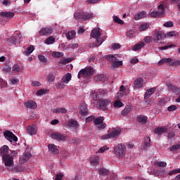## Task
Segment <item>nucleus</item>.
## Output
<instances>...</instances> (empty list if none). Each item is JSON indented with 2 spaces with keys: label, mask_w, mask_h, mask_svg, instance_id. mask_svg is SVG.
<instances>
[{
  "label": "nucleus",
  "mask_w": 180,
  "mask_h": 180,
  "mask_svg": "<svg viewBox=\"0 0 180 180\" xmlns=\"http://www.w3.org/2000/svg\"><path fill=\"white\" fill-rule=\"evenodd\" d=\"M63 176H64V174H63L62 173H59V174H56L55 180H62Z\"/></svg>",
  "instance_id": "338daca9"
},
{
  "label": "nucleus",
  "mask_w": 180,
  "mask_h": 180,
  "mask_svg": "<svg viewBox=\"0 0 180 180\" xmlns=\"http://www.w3.org/2000/svg\"><path fill=\"white\" fill-rule=\"evenodd\" d=\"M48 82H54L56 80V76L50 73L47 76Z\"/></svg>",
  "instance_id": "37998d69"
},
{
  "label": "nucleus",
  "mask_w": 180,
  "mask_h": 180,
  "mask_svg": "<svg viewBox=\"0 0 180 180\" xmlns=\"http://www.w3.org/2000/svg\"><path fill=\"white\" fill-rule=\"evenodd\" d=\"M26 130L27 134L30 136H34L37 134V127L34 124L27 127Z\"/></svg>",
  "instance_id": "4468645a"
},
{
  "label": "nucleus",
  "mask_w": 180,
  "mask_h": 180,
  "mask_svg": "<svg viewBox=\"0 0 180 180\" xmlns=\"http://www.w3.org/2000/svg\"><path fill=\"white\" fill-rule=\"evenodd\" d=\"M127 37H129V39H133L134 37V34H133V31H128L127 32Z\"/></svg>",
  "instance_id": "774afa93"
},
{
  "label": "nucleus",
  "mask_w": 180,
  "mask_h": 180,
  "mask_svg": "<svg viewBox=\"0 0 180 180\" xmlns=\"http://www.w3.org/2000/svg\"><path fill=\"white\" fill-rule=\"evenodd\" d=\"M53 113H65L67 110L63 108H56L52 110Z\"/></svg>",
  "instance_id": "f704fd0d"
},
{
  "label": "nucleus",
  "mask_w": 180,
  "mask_h": 180,
  "mask_svg": "<svg viewBox=\"0 0 180 180\" xmlns=\"http://www.w3.org/2000/svg\"><path fill=\"white\" fill-rule=\"evenodd\" d=\"M144 46H146V44H144V42H139L132 47V50L133 51H137L139 50H141V49H143Z\"/></svg>",
  "instance_id": "c85d7f7f"
},
{
  "label": "nucleus",
  "mask_w": 180,
  "mask_h": 180,
  "mask_svg": "<svg viewBox=\"0 0 180 180\" xmlns=\"http://www.w3.org/2000/svg\"><path fill=\"white\" fill-rule=\"evenodd\" d=\"M103 120H105L103 117H98L94 120V123L96 126L98 130H103V129H106L107 125L106 123H103Z\"/></svg>",
  "instance_id": "423d86ee"
},
{
  "label": "nucleus",
  "mask_w": 180,
  "mask_h": 180,
  "mask_svg": "<svg viewBox=\"0 0 180 180\" xmlns=\"http://www.w3.org/2000/svg\"><path fill=\"white\" fill-rule=\"evenodd\" d=\"M144 41L145 43H151V41H153V37H146L144 38Z\"/></svg>",
  "instance_id": "680f3d73"
},
{
  "label": "nucleus",
  "mask_w": 180,
  "mask_h": 180,
  "mask_svg": "<svg viewBox=\"0 0 180 180\" xmlns=\"http://www.w3.org/2000/svg\"><path fill=\"white\" fill-rule=\"evenodd\" d=\"M0 17L11 20L12 18L15 17V13L12 11H3L0 13Z\"/></svg>",
  "instance_id": "9b49d317"
},
{
  "label": "nucleus",
  "mask_w": 180,
  "mask_h": 180,
  "mask_svg": "<svg viewBox=\"0 0 180 180\" xmlns=\"http://www.w3.org/2000/svg\"><path fill=\"white\" fill-rule=\"evenodd\" d=\"M94 79H95V81L105 82V81H106V77L105 76V75L101 74V75H98L94 77Z\"/></svg>",
  "instance_id": "473e14b6"
},
{
  "label": "nucleus",
  "mask_w": 180,
  "mask_h": 180,
  "mask_svg": "<svg viewBox=\"0 0 180 180\" xmlns=\"http://www.w3.org/2000/svg\"><path fill=\"white\" fill-rule=\"evenodd\" d=\"M171 61H172V58H165L158 62V65H164V64H169V65H170Z\"/></svg>",
  "instance_id": "bb28decb"
},
{
  "label": "nucleus",
  "mask_w": 180,
  "mask_h": 180,
  "mask_svg": "<svg viewBox=\"0 0 180 180\" xmlns=\"http://www.w3.org/2000/svg\"><path fill=\"white\" fill-rule=\"evenodd\" d=\"M79 113L82 114V116H86V115H88V106L86 104L82 103L80 105Z\"/></svg>",
  "instance_id": "f3484780"
},
{
  "label": "nucleus",
  "mask_w": 180,
  "mask_h": 180,
  "mask_svg": "<svg viewBox=\"0 0 180 180\" xmlns=\"http://www.w3.org/2000/svg\"><path fill=\"white\" fill-rule=\"evenodd\" d=\"M154 36L156 37V38L153 39L155 43H159L160 40H162V39H165V37H167L165 33L162 31H156Z\"/></svg>",
  "instance_id": "9d476101"
},
{
  "label": "nucleus",
  "mask_w": 180,
  "mask_h": 180,
  "mask_svg": "<svg viewBox=\"0 0 180 180\" xmlns=\"http://www.w3.org/2000/svg\"><path fill=\"white\" fill-rule=\"evenodd\" d=\"M167 88L169 91H170V92H173V94H176V95H178V94H180V89L176 87V86H174L172 84L169 83L167 84Z\"/></svg>",
  "instance_id": "dca6fc26"
},
{
  "label": "nucleus",
  "mask_w": 180,
  "mask_h": 180,
  "mask_svg": "<svg viewBox=\"0 0 180 180\" xmlns=\"http://www.w3.org/2000/svg\"><path fill=\"white\" fill-rule=\"evenodd\" d=\"M44 43L45 44H54V43H56V38L51 36L44 41Z\"/></svg>",
  "instance_id": "c9c22d12"
},
{
  "label": "nucleus",
  "mask_w": 180,
  "mask_h": 180,
  "mask_svg": "<svg viewBox=\"0 0 180 180\" xmlns=\"http://www.w3.org/2000/svg\"><path fill=\"white\" fill-rule=\"evenodd\" d=\"M75 34H77L75 31H71V32H69L66 33L67 39L68 40H72V38L75 37Z\"/></svg>",
  "instance_id": "e433bc0d"
},
{
  "label": "nucleus",
  "mask_w": 180,
  "mask_h": 180,
  "mask_svg": "<svg viewBox=\"0 0 180 180\" xmlns=\"http://www.w3.org/2000/svg\"><path fill=\"white\" fill-rule=\"evenodd\" d=\"M38 58L41 63H47V59L46 57H44V56L39 55Z\"/></svg>",
  "instance_id": "6e6d98bb"
},
{
  "label": "nucleus",
  "mask_w": 180,
  "mask_h": 180,
  "mask_svg": "<svg viewBox=\"0 0 180 180\" xmlns=\"http://www.w3.org/2000/svg\"><path fill=\"white\" fill-rule=\"evenodd\" d=\"M101 31H99V28H94L92 30L91 33V37H93L96 39V43H93L92 44L89 45V47H99L103 41L101 39Z\"/></svg>",
  "instance_id": "f03ea898"
},
{
  "label": "nucleus",
  "mask_w": 180,
  "mask_h": 180,
  "mask_svg": "<svg viewBox=\"0 0 180 180\" xmlns=\"http://www.w3.org/2000/svg\"><path fill=\"white\" fill-rule=\"evenodd\" d=\"M151 146V139L149 136L145 137V141L143 143L144 148H148V147Z\"/></svg>",
  "instance_id": "72a5a7b5"
},
{
  "label": "nucleus",
  "mask_w": 180,
  "mask_h": 180,
  "mask_svg": "<svg viewBox=\"0 0 180 180\" xmlns=\"http://www.w3.org/2000/svg\"><path fill=\"white\" fill-rule=\"evenodd\" d=\"M122 106H123V103H122V101L117 100L114 102L115 108H122Z\"/></svg>",
  "instance_id": "3c124183"
},
{
  "label": "nucleus",
  "mask_w": 180,
  "mask_h": 180,
  "mask_svg": "<svg viewBox=\"0 0 180 180\" xmlns=\"http://www.w3.org/2000/svg\"><path fill=\"white\" fill-rule=\"evenodd\" d=\"M146 16H147V12L142 11L135 15L134 19L135 20H140V19H143V18H146Z\"/></svg>",
  "instance_id": "cd10ccee"
},
{
  "label": "nucleus",
  "mask_w": 180,
  "mask_h": 180,
  "mask_svg": "<svg viewBox=\"0 0 180 180\" xmlns=\"http://www.w3.org/2000/svg\"><path fill=\"white\" fill-rule=\"evenodd\" d=\"M18 152L9 150V146L4 145L0 148V156L6 167H12L13 165V157H16Z\"/></svg>",
  "instance_id": "f257e3e1"
},
{
  "label": "nucleus",
  "mask_w": 180,
  "mask_h": 180,
  "mask_svg": "<svg viewBox=\"0 0 180 180\" xmlns=\"http://www.w3.org/2000/svg\"><path fill=\"white\" fill-rule=\"evenodd\" d=\"M48 148L50 153H52V154H58V153H60V151L57 149V146L54 144H49Z\"/></svg>",
  "instance_id": "393cba45"
},
{
  "label": "nucleus",
  "mask_w": 180,
  "mask_h": 180,
  "mask_svg": "<svg viewBox=\"0 0 180 180\" xmlns=\"http://www.w3.org/2000/svg\"><path fill=\"white\" fill-rule=\"evenodd\" d=\"M98 172L100 174V175H102L103 176H105L106 175H109V170L104 169V168H101L98 170Z\"/></svg>",
  "instance_id": "ea45409f"
},
{
  "label": "nucleus",
  "mask_w": 180,
  "mask_h": 180,
  "mask_svg": "<svg viewBox=\"0 0 180 180\" xmlns=\"http://www.w3.org/2000/svg\"><path fill=\"white\" fill-rule=\"evenodd\" d=\"M38 33L39 36H50L53 34V28L51 27H43Z\"/></svg>",
  "instance_id": "0eeeda50"
},
{
  "label": "nucleus",
  "mask_w": 180,
  "mask_h": 180,
  "mask_svg": "<svg viewBox=\"0 0 180 180\" xmlns=\"http://www.w3.org/2000/svg\"><path fill=\"white\" fill-rule=\"evenodd\" d=\"M180 148V143L174 145L169 148L170 151H176V150H179Z\"/></svg>",
  "instance_id": "5fc2aeb1"
},
{
  "label": "nucleus",
  "mask_w": 180,
  "mask_h": 180,
  "mask_svg": "<svg viewBox=\"0 0 180 180\" xmlns=\"http://www.w3.org/2000/svg\"><path fill=\"white\" fill-rule=\"evenodd\" d=\"M114 154L118 158H123L126 155V146L122 144H118L114 148Z\"/></svg>",
  "instance_id": "20e7f679"
},
{
  "label": "nucleus",
  "mask_w": 180,
  "mask_h": 180,
  "mask_svg": "<svg viewBox=\"0 0 180 180\" xmlns=\"http://www.w3.org/2000/svg\"><path fill=\"white\" fill-rule=\"evenodd\" d=\"M109 105H110V101L108 99L101 100L99 102V108L101 110H107Z\"/></svg>",
  "instance_id": "f8f14e48"
},
{
  "label": "nucleus",
  "mask_w": 180,
  "mask_h": 180,
  "mask_svg": "<svg viewBox=\"0 0 180 180\" xmlns=\"http://www.w3.org/2000/svg\"><path fill=\"white\" fill-rule=\"evenodd\" d=\"M53 57H55L56 58H60L64 56V53L63 52H53L52 54Z\"/></svg>",
  "instance_id": "49530a36"
},
{
  "label": "nucleus",
  "mask_w": 180,
  "mask_h": 180,
  "mask_svg": "<svg viewBox=\"0 0 180 180\" xmlns=\"http://www.w3.org/2000/svg\"><path fill=\"white\" fill-rule=\"evenodd\" d=\"M32 158V154L30 153H25L20 158V161L21 164H25V162H27L29 160Z\"/></svg>",
  "instance_id": "2eb2a0df"
},
{
  "label": "nucleus",
  "mask_w": 180,
  "mask_h": 180,
  "mask_svg": "<svg viewBox=\"0 0 180 180\" xmlns=\"http://www.w3.org/2000/svg\"><path fill=\"white\" fill-rule=\"evenodd\" d=\"M155 89H157L155 87L148 89L144 95V99H148V98L155 92Z\"/></svg>",
  "instance_id": "b1692460"
},
{
  "label": "nucleus",
  "mask_w": 180,
  "mask_h": 180,
  "mask_svg": "<svg viewBox=\"0 0 180 180\" xmlns=\"http://www.w3.org/2000/svg\"><path fill=\"white\" fill-rule=\"evenodd\" d=\"M120 134V129H114L111 131L110 134H106L103 135L101 139L103 140H108V139H115V137H117Z\"/></svg>",
  "instance_id": "6e6552de"
},
{
  "label": "nucleus",
  "mask_w": 180,
  "mask_h": 180,
  "mask_svg": "<svg viewBox=\"0 0 180 180\" xmlns=\"http://www.w3.org/2000/svg\"><path fill=\"white\" fill-rule=\"evenodd\" d=\"M4 136L6 140H8V141H18V136H15V134H13V133L11 132L10 131H5Z\"/></svg>",
  "instance_id": "1a4fd4ad"
},
{
  "label": "nucleus",
  "mask_w": 180,
  "mask_h": 180,
  "mask_svg": "<svg viewBox=\"0 0 180 180\" xmlns=\"http://www.w3.org/2000/svg\"><path fill=\"white\" fill-rule=\"evenodd\" d=\"M71 78H72L71 73H67L63 77L61 82H63V84H68V82L71 81Z\"/></svg>",
  "instance_id": "5701e85b"
},
{
  "label": "nucleus",
  "mask_w": 180,
  "mask_h": 180,
  "mask_svg": "<svg viewBox=\"0 0 180 180\" xmlns=\"http://www.w3.org/2000/svg\"><path fill=\"white\" fill-rule=\"evenodd\" d=\"M34 50V46H33V45H30L27 50L24 52V54H25V56H29L30 54H32V53H33Z\"/></svg>",
  "instance_id": "4c0bfd02"
},
{
  "label": "nucleus",
  "mask_w": 180,
  "mask_h": 180,
  "mask_svg": "<svg viewBox=\"0 0 180 180\" xmlns=\"http://www.w3.org/2000/svg\"><path fill=\"white\" fill-rule=\"evenodd\" d=\"M148 27H150L148 24H143L139 27V32H144V30H147Z\"/></svg>",
  "instance_id": "79ce46f5"
},
{
  "label": "nucleus",
  "mask_w": 180,
  "mask_h": 180,
  "mask_svg": "<svg viewBox=\"0 0 180 180\" xmlns=\"http://www.w3.org/2000/svg\"><path fill=\"white\" fill-rule=\"evenodd\" d=\"M156 165H158V167H167V162H157Z\"/></svg>",
  "instance_id": "13d9d810"
},
{
  "label": "nucleus",
  "mask_w": 180,
  "mask_h": 180,
  "mask_svg": "<svg viewBox=\"0 0 180 180\" xmlns=\"http://www.w3.org/2000/svg\"><path fill=\"white\" fill-rule=\"evenodd\" d=\"M163 26H165V27H174V22L167 21L163 25Z\"/></svg>",
  "instance_id": "864d4df0"
},
{
  "label": "nucleus",
  "mask_w": 180,
  "mask_h": 180,
  "mask_svg": "<svg viewBox=\"0 0 180 180\" xmlns=\"http://www.w3.org/2000/svg\"><path fill=\"white\" fill-rule=\"evenodd\" d=\"M113 20L115 23H118L119 25H124V21L122 20L117 16H114Z\"/></svg>",
  "instance_id": "c03bdc74"
},
{
  "label": "nucleus",
  "mask_w": 180,
  "mask_h": 180,
  "mask_svg": "<svg viewBox=\"0 0 180 180\" xmlns=\"http://www.w3.org/2000/svg\"><path fill=\"white\" fill-rule=\"evenodd\" d=\"M132 109L133 108H131V105H126L125 108L122 110V116H127L128 113H130Z\"/></svg>",
  "instance_id": "4be33fe9"
},
{
  "label": "nucleus",
  "mask_w": 180,
  "mask_h": 180,
  "mask_svg": "<svg viewBox=\"0 0 180 180\" xmlns=\"http://www.w3.org/2000/svg\"><path fill=\"white\" fill-rule=\"evenodd\" d=\"M72 61V58H63L61 61V64H68V63H71Z\"/></svg>",
  "instance_id": "8fccbe9b"
},
{
  "label": "nucleus",
  "mask_w": 180,
  "mask_h": 180,
  "mask_svg": "<svg viewBox=\"0 0 180 180\" xmlns=\"http://www.w3.org/2000/svg\"><path fill=\"white\" fill-rule=\"evenodd\" d=\"M92 18H94V14L92 13H84V17H83L84 20H86L88 19L89 20L92 19Z\"/></svg>",
  "instance_id": "a19ab883"
},
{
  "label": "nucleus",
  "mask_w": 180,
  "mask_h": 180,
  "mask_svg": "<svg viewBox=\"0 0 180 180\" xmlns=\"http://www.w3.org/2000/svg\"><path fill=\"white\" fill-rule=\"evenodd\" d=\"M106 94V91L105 90H99V91L97 92L96 94V98H101V96H103Z\"/></svg>",
  "instance_id": "603ef678"
},
{
  "label": "nucleus",
  "mask_w": 180,
  "mask_h": 180,
  "mask_svg": "<svg viewBox=\"0 0 180 180\" xmlns=\"http://www.w3.org/2000/svg\"><path fill=\"white\" fill-rule=\"evenodd\" d=\"M75 19H84V13H75Z\"/></svg>",
  "instance_id": "a18cd8bd"
},
{
  "label": "nucleus",
  "mask_w": 180,
  "mask_h": 180,
  "mask_svg": "<svg viewBox=\"0 0 180 180\" xmlns=\"http://www.w3.org/2000/svg\"><path fill=\"white\" fill-rule=\"evenodd\" d=\"M123 65V61L122 60H116L114 63L112 64V67L113 68H119V67Z\"/></svg>",
  "instance_id": "58836bf2"
},
{
  "label": "nucleus",
  "mask_w": 180,
  "mask_h": 180,
  "mask_svg": "<svg viewBox=\"0 0 180 180\" xmlns=\"http://www.w3.org/2000/svg\"><path fill=\"white\" fill-rule=\"evenodd\" d=\"M137 122L141 123V124L144 125L147 123V117L143 115H139L137 117Z\"/></svg>",
  "instance_id": "c756f323"
},
{
  "label": "nucleus",
  "mask_w": 180,
  "mask_h": 180,
  "mask_svg": "<svg viewBox=\"0 0 180 180\" xmlns=\"http://www.w3.org/2000/svg\"><path fill=\"white\" fill-rule=\"evenodd\" d=\"M94 74H95V70L94 69V68L91 66L86 67L85 68L79 70L77 75V78H79V79H81V78L82 77L88 78L89 77H92Z\"/></svg>",
  "instance_id": "7ed1b4c3"
},
{
  "label": "nucleus",
  "mask_w": 180,
  "mask_h": 180,
  "mask_svg": "<svg viewBox=\"0 0 180 180\" xmlns=\"http://www.w3.org/2000/svg\"><path fill=\"white\" fill-rule=\"evenodd\" d=\"M164 13H165V11L164 10V5L160 4L158 6L157 11L154 10L150 13V15L151 18H160V16H162Z\"/></svg>",
  "instance_id": "39448f33"
},
{
  "label": "nucleus",
  "mask_w": 180,
  "mask_h": 180,
  "mask_svg": "<svg viewBox=\"0 0 180 180\" xmlns=\"http://www.w3.org/2000/svg\"><path fill=\"white\" fill-rule=\"evenodd\" d=\"M126 89V88H124V86H121L120 88V92L118 93V98H122V92H124V90Z\"/></svg>",
  "instance_id": "4d7b16f0"
},
{
  "label": "nucleus",
  "mask_w": 180,
  "mask_h": 180,
  "mask_svg": "<svg viewBox=\"0 0 180 180\" xmlns=\"http://www.w3.org/2000/svg\"><path fill=\"white\" fill-rule=\"evenodd\" d=\"M167 110L169 112H174V110H176V105H170L167 108Z\"/></svg>",
  "instance_id": "69168bd1"
},
{
  "label": "nucleus",
  "mask_w": 180,
  "mask_h": 180,
  "mask_svg": "<svg viewBox=\"0 0 180 180\" xmlns=\"http://www.w3.org/2000/svg\"><path fill=\"white\" fill-rule=\"evenodd\" d=\"M25 106L27 109H36L37 108V104L33 101H30L25 103Z\"/></svg>",
  "instance_id": "aec40b11"
},
{
  "label": "nucleus",
  "mask_w": 180,
  "mask_h": 180,
  "mask_svg": "<svg viewBox=\"0 0 180 180\" xmlns=\"http://www.w3.org/2000/svg\"><path fill=\"white\" fill-rule=\"evenodd\" d=\"M120 47H121L120 44H113L112 45V49H113V50H119Z\"/></svg>",
  "instance_id": "0e129e2a"
},
{
  "label": "nucleus",
  "mask_w": 180,
  "mask_h": 180,
  "mask_svg": "<svg viewBox=\"0 0 180 180\" xmlns=\"http://www.w3.org/2000/svg\"><path fill=\"white\" fill-rule=\"evenodd\" d=\"M20 67H19L18 65H15L13 67V71H15V72H20Z\"/></svg>",
  "instance_id": "052dcab7"
},
{
  "label": "nucleus",
  "mask_w": 180,
  "mask_h": 180,
  "mask_svg": "<svg viewBox=\"0 0 180 180\" xmlns=\"http://www.w3.org/2000/svg\"><path fill=\"white\" fill-rule=\"evenodd\" d=\"M78 122L75 120H70L68 122V127H72V129H78Z\"/></svg>",
  "instance_id": "2f4dec72"
},
{
  "label": "nucleus",
  "mask_w": 180,
  "mask_h": 180,
  "mask_svg": "<svg viewBox=\"0 0 180 180\" xmlns=\"http://www.w3.org/2000/svg\"><path fill=\"white\" fill-rule=\"evenodd\" d=\"M90 163L91 164V165H98V164H99V157L91 156L90 158Z\"/></svg>",
  "instance_id": "7c9ffc66"
},
{
  "label": "nucleus",
  "mask_w": 180,
  "mask_h": 180,
  "mask_svg": "<svg viewBox=\"0 0 180 180\" xmlns=\"http://www.w3.org/2000/svg\"><path fill=\"white\" fill-rule=\"evenodd\" d=\"M108 61H110L112 64H114L117 60H119L118 55H108L105 56Z\"/></svg>",
  "instance_id": "412c9836"
},
{
  "label": "nucleus",
  "mask_w": 180,
  "mask_h": 180,
  "mask_svg": "<svg viewBox=\"0 0 180 180\" xmlns=\"http://www.w3.org/2000/svg\"><path fill=\"white\" fill-rule=\"evenodd\" d=\"M107 150H109V148L106 146H104L100 148L98 153H105V151H107Z\"/></svg>",
  "instance_id": "bf43d9fd"
},
{
  "label": "nucleus",
  "mask_w": 180,
  "mask_h": 180,
  "mask_svg": "<svg viewBox=\"0 0 180 180\" xmlns=\"http://www.w3.org/2000/svg\"><path fill=\"white\" fill-rule=\"evenodd\" d=\"M178 32L176 31H171L166 34V37H174V36H177Z\"/></svg>",
  "instance_id": "de8ad7c7"
},
{
  "label": "nucleus",
  "mask_w": 180,
  "mask_h": 180,
  "mask_svg": "<svg viewBox=\"0 0 180 180\" xmlns=\"http://www.w3.org/2000/svg\"><path fill=\"white\" fill-rule=\"evenodd\" d=\"M170 65H172V67L180 65V60H174L172 58V61L170 62Z\"/></svg>",
  "instance_id": "09e8293b"
},
{
  "label": "nucleus",
  "mask_w": 180,
  "mask_h": 180,
  "mask_svg": "<svg viewBox=\"0 0 180 180\" xmlns=\"http://www.w3.org/2000/svg\"><path fill=\"white\" fill-rule=\"evenodd\" d=\"M51 137L53 139V140H57V141H65L66 140L65 136L59 133L52 134Z\"/></svg>",
  "instance_id": "ddd939ff"
},
{
  "label": "nucleus",
  "mask_w": 180,
  "mask_h": 180,
  "mask_svg": "<svg viewBox=\"0 0 180 180\" xmlns=\"http://www.w3.org/2000/svg\"><path fill=\"white\" fill-rule=\"evenodd\" d=\"M154 131L155 134H162L164 133H167V131H168V129L165 127H158L155 128Z\"/></svg>",
  "instance_id": "a211bd4d"
},
{
  "label": "nucleus",
  "mask_w": 180,
  "mask_h": 180,
  "mask_svg": "<svg viewBox=\"0 0 180 180\" xmlns=\"http://www.w3.org/2000/svg\"><path fill=\"white\" fill-rule=\"evenodd\" d=\"M8 43H10V44H20V41H18V37L13 36L10 37L8 40H7Z\"/></svg>",
  "instance_id": "a878e982"
},
{
  "label": "nucleus",
  "mask_w": 180,
  "mask_h": 180,
  "mask_svg": "<svg viewBox=\"0 0 180 180\" xmlns=\"http://www.w3.org/2000/svg\"><path fill=\"white\" fill-rule=\"evenodd\" d=\"M65 83L62 82H58L57 83V88H58L59 89H63V88L65 87V84H64Z\"/></svg>",
  "instance_id": "e2e57ef3"
},
{
  "label": "nucleus",
  "mask_w": 180,
  "mask_h": 180,
  "mask_svg": "<svg viewBox=\"0 0 180 180\" xmlns=\"http://www.w3.org/2000/svg\"><path fill=\"white\" fill-rule=\"evenodd\" d=\"M143 82H144V79H143V78H137L134 81V88H136V89H140V88L143 86Z\"/></svg>",
  "instance_id": "6ab92c4d"
}]
</instances>
